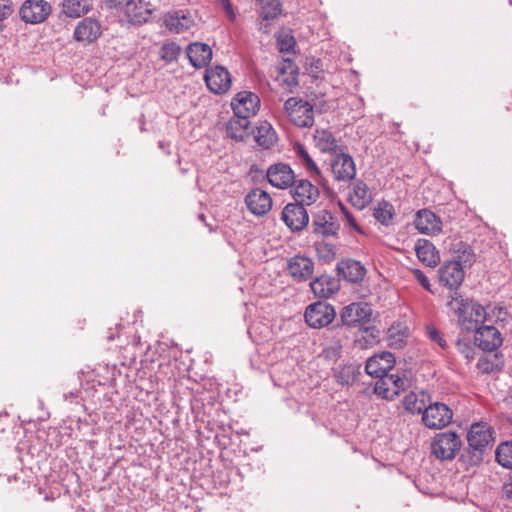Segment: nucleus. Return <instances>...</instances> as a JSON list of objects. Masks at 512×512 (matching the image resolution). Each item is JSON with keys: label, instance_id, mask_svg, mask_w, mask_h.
Listing matches in <instances>:
<instances>
[{"label": "nucleus", "instance_id": "423d86ee", "mask_svg": "<svg viewBox=\"0 0 512 512\" xmlns=\"http://www.w3.org/2000/svg\"><path fill=\"white\" fill-rule=\"evenodd\" d=\"M453 412L448 405L432 401L422 415L423 424L429 429H442L450 424Z\"/></svg>", "mask_w": 512, "mask_h": 512}, {"label": "nucleus", "instance_id": "b1692460", "mask_svg": "<svg viewBox=\"0 0 512 512\" xmlns=\"http://www.w3.org/2000/svg\"><path fill=\"white\" fill-rule=\"evenodd\" d=\"M163 22L165 27L173 33L185 32L194 24L192 16L188 12L182 10L165 14Z\"/></svg>", "mask_w": 512, "mask_h": 512}, {"label": "nucleus", "instance_id": "ddd939ff", "mask_svg": "<svg viewBox=\"0 0 512 512\" xmlns=\"http://www.w3.org/2000/svg\"><path fill=\"white\" fill-rule=\"evenodd\" d=\"M205 82L211 92L223 94L231 87V76L225 67L215 66L206 70Z\"/></svg>", "mask_w": 512, "mask_h": 512}, {"label": "nucleus", "instance_id": "6ab92c4d", "mask_svg": "<svg viewBox=\"0 0 512 512\" xmlns=\"http://www.w3.org/2000/svg\"><path fill=\"white\" fill-rule=\"evenodd\" d=\"M245 204L252 214L263 216L271 210L272 199L266 191L254 188L246 195Z\"/></svg>", "mask_w": 512, "mask_h": 512}, {"label": "nucleus", "instance_id": "4be33fe9", "mask_svg": "<svg viewBox=\"0 0 512 512\" xmlns=\"http://www.w3.org/2000/svg\"><path fill=\"white\" fill-rule=\"evenodd\" d=\"M414 223L416 229L422 234L435 235L442 229L440 218L434 212L427 209L417 212Z\"/></svg>", "mask_w": 512, "mask_h": 512}, {"label": "nucleus", "instance_id": "9d476101", "mask_svg": "<svg viewBox=\"0 0 512 512\" xmlns=\"http://www.w3.org/2000/svg\"><path fill=\"white\" fill-rule=\"evenodd\" d=\"M331 171L336 181L350 182L356 176V166L353 158L343 151L336 153L331 163Z\"/></svg>", "mask_w": 512, "mask_h": 512}, {"label": "nucleus", "instance_id": "cd10ccee", "mask_svg": "<svg viewBox=\"0 0 512 512\" xmlns=\"http://www.w3.org/2000/svg\"><path fill=\"white\" fill-rule=\"evenodd\" d=\"M190 64L195 68H203L212 59V50L209 45L195 42L188 46L186 51Z\"/></svg>", "mask_w": 512, "mask_h": 512}, {"label": "nucleus", "instance_id": "13d9d810", "mask_svg": "<svg viewBox=\"0 0 512 512\" xmlns=\"http://www.w3.org/2000/svg\"><path fill=\"white\" fill-rule=\"evenodd\" d=\"M3 28V23L0 22V30Z\"/></svg>", "mask_w": 512, "mask_h": 512}, {"label": "nucleus", "instance_id": "473e14b6", "mask_svg": "<svg viewBox=\"0 0 512 512\" xmlns=\"http://www.w3.org/2000/svg\"><path fill=\"white\" fill-rule=\"evenodd\" d=\"M316 146L324 153L336 154L342 149L338 145V140L333 133L326 129H317L314 133Z\"/></svg>", "mask_w": 512, "mask_h": 512}, {"label": "nucleus", "instance_id": "f3484780", "mask_svg": "<svg viewBox=\"0 0 512 512\" xmlns=\"http://www.w3.org/2000/svg\"><path fill=\"white\" fill-rule=\"evenodd\" d=\"M269 183L279 189H286L295 183V174L290 165L275 163L271 165L266 173Z\"/></svg>", "mask_w": 512, "mask_h": 512}, {"label": "nucleus", "instance_id": "f257e3e1", "mask_svg": "<svg viewBox=\"0 0 512 512\" xmlns=\"http://www.w3.org/2000/svg\"><path fill=\"white\" fill-rule=\"evenodd\" d=\"M448 299L447 305L456 313L458 324L462 330L476 331L488 321L489 313L479 303L464 298L459 292H452Z\"/></svg>", "mask_w": 512, "mask_h": 512}, {"label": "nucleus", "instance_id": "c9c22d12", "mask_svg": "<svg viewBox=\"0 0 512 512\" xmlns=\"http://www.w3.org/2000/svg\"><path fill=\"white\" fill-rule=\"evenodd\" d=\"M254 138L257 144L265 149L271 148L277 140L276 133L268 122H262L256 127Z\"/></svg>", "mask_w": 512, "mask_h": 512}, {"label": "nucleus", "instance_id": "f704fd0d", "mask_svg": "<svg viewBox=\"0 0 512 512\" xmlns=\"http://www.w3.org/2000/svg\"><path fill=\"white\" fill-rule=\"evenodd\" d=\"M449 251L457 258L456 261L461 264L472 265L475 261V254L471 246L460 239H453L450 242Z\"/></svg>", "mask_w": 512, "mask_h": 512}, {"label": "nucleus", "instance_id": "2f4dec72", "mask_svg": "<svg viewBox=\"0 0 512 512\" xmlns=\"http://www.w3.org/2000/svg\"><path fill=\"white\" fill-rule=\"evenodd\" d=\"M312 292L316 297L329 298L338 290V283L335 279L322 275L310 283Z\"/></svg>", "mask_w": 512, "mask_h": 512}, {"label": "nucleus", "instance_id": "5701e85b", "mask_svg": "<svg viewBox=\"0 0 512 512\" xmlns=\"http://www.w3.org/2000/svg\"><path fill=\"white\" fill-rule=\"evenodd\" d=\"M283 8L280 0H261L259 16L261 22L259 29L265 33L269 32V24L282 15Z\"/></svg>", "mask_w": 512, "mask_h": 512}, {"label": "nucleus", "instance_id": "4d7b16f0", "mask_svg": "<svg viewBox=\"0 0 512 512\" xmlns=\"http://www.w3.org/2000/svg\"><path fill=\"white\" fill-rule=\"evenodd\" d=\"M71 397H74V394H73V393H70V394L68 395V398H71Z\"/></svg>", "mask_w": 512, "mask_h": 512}, {"label": "nucleus", "instance_id": "9b49d317", "mask_svg": "<svg viewBox=\"0 0 512 512\" xmlns=\"http://www.w3.org/2000/svg\"><path fill=\"white\" fill-rule=\"evenodd\" d=\"M312 232L319 237H330L338 234L340 225L334 215L327 210H320L313 215Z\"/></svg>", "mask_w": 512, "mask_h": 512}, {"label": "nucleus", "instance_id": "bb28decb", "mask_svg": "<svg viewBox=\"0 0 512 512\" xmlns=\"http://www.w3.org/2000/svg\"><path fill=\"white\" fill-rule=\"evenodd\" d=\"M431 402L430 395L424 390L411 391L403 399L404 409L411 414H422Z\"/></svg>", "mask_w": 512, "mask_h": 512}, {"label": "nucleus", "instance_id": "79ce46f5", "mask_svg": "<svg viewBox=\"0 0 512 512\" xmlns=\"http://www.w3.org/2000/svg\"><path fill=\"white\" fill-rule=\"evenodd\" d=\"M394 215V207L388 202H380L374 209V217L383 225H390Z\"/></svg>", "mask_w": 512, "mask_h": 512}, {"label": "nucleus", "instance_id": "c03bdc74", "mask_svg": "<svg viewBox=\"0 0 512 512\" xmlns=\"http://www.w3.org/2000/svg\"><path fill=\"white\" fill-rule=\"evenodd\" d=\"M342 355V346L336 342L327 347L322 351V356L328 361L336 362Z\"/></svg>", "mask_w": 512, "mask_h": 512}, {"label": "nucleus", "instance_id": "58836bf2", "mask_svg": "<svg viewBox=\"0 0 512 512\" xmlns=\"http://www.w3.org/2000/svg\"><path fill=\"white\" fill-rule=\"evenodd\" d=\"M371 199L368 186L362 181L356 182L353 193L350 195L352 204L359 209H363L371 202Z\"/></svg>", "mask_w": 512, "mask_h": 512}, {"label": "nucleus", "instance_id": "412c9836", "mask_svg": "<svg viewBox=\"0 0 512 512\" xmlns=\"http://www.w3.org/2000/svg\"><path fill=\"white\" fill-rule=\"evenodd\" d=\"M287 270L295 280L304 281L312 276L314 263L308 257L295 255L288 260Z\"/></svg>", "mask_w": 512, "mask_h": 512}, {"label": "nucleus", "instance_id": "6e6d98bb", "mask_svg": "<svg viewBox=\"0 0 512 512\" xmlns=\"http://www.w3.org/2000/svg\"><path fill=\"white\" fill-rule=\"evenodd\" d=\"M71 397H74V394H73V393H70V394L68 395V398H71Z\"/></svg>", "mask_w": 512, "mask_h": 512}, {"label": "nucleus", "instance_id": "72a5a7b5", "mask_svg": "<svg viewBox=\"0 0 512 512\" xmlns=\"http://www.w3.org/2000/svg\"><path fill=\"white\" fill-rule=\"evenodd\" d=\"M293 151L298 164L301 165L311 177L320 175V169L304 145L296 143L293 146Z\"/></svg>", "mask_w": 512, "mask_h": 512}, {"label": "nucleus", "instance_id": "4468645a", "mask_svg": "<svg viewBox=\"0 0 512 512\" xmlns=\"http://www.w3.org/2000/svg\"><path fill=\"white\" fill-rule=\"evenodd\" d=\"M467 441L472 449L483 451L494 442L493 430L487 423H474L468 432Z\"/></svg>", "mask_w": 512, "mask_h": 512}, {"label": "nucleus", "instance_id": "a18cd8bd", "mask_svg": "<svg viewBox=\"0 0 512 512\" xmlns=\"http://www.w3.org/2000/svg\"><path fill=\"white\" fill-rule=\"evenodd\" d=\"M457 350L466 358L471 359L474 357V347L469 340L458 339L456 342Z\"/></svg>", "mask_w": 512, "mask_h": 512}, {"label": "nucleus", "instance_id": "f03ea898", "mask_svg": "<svg viewBox=\"0 0 512 512\" xmlns=\"http://www.w3.org/2000/svg\"><path fill=\"white\" fill-rule=\"evenodd\" d=\"M461 447L462 441L459 435L452 431L438 433L431 441V453L436 459L441 461L455 459Z\"/></svg>", "mask_w": 512, "mask_h": 512}, {"label": "nucleus", "instance_id": "39448f33", "mask_svg": "<svg viewBox=\"0 0 512 512\" xmlns=\"http://www.w3.org/2000/svg\"><path fill=\"white\" fill-rule=\"evenodd\" d=\"M335 316L334 307L325 301L310 304L304 314L306 323L314 329L326 327L335 319Z\"/></svg>", "mask_w": 512, "mask_h": 512}, {"label": "nucleus", "instance_id": "dca6fc26", "mask_svg": "<svg viewBox=\"0 0 512 512\" xmlns=\"http://www.w3.org/2000/svg\"><path fill=\"white\" fill-rule=\"evenodd\" d=\"M281 218L292 231H301L309 222L306 209L296 203L287 204L281 213Z\"/></svg>", "mask_w": 512, "mask_h": 512}, {"label": "nucleus", "instance_id": "5fc2aeb1", "mask_svg": "<svg viewBox=\"0 0 512 512\" xmlns=\"http://www.w3.org/2000/svg\"><path fill=\"white\" fill-rule=\"evenodd\" d=\"M503 495L512 500V478L509 482L505 483L502 488Z\"/></svg>", "mask_w": 512, "mask_h": 512}, {"label": "nucleus", "instance_id": "1a4fd4ad", "mask_svg": "<svg viewBox=\"0 0 512 512\" xmlns=\"http://www.w3.org/2000/svg\"><path fill=\"white\" fill-rule=\"evenodd\" d=\"M464 270L459 261H447L438 270L439 282L444 287L457 292L464 280Z\"/></svg>", "mask_w": 512, "mask_h": 512}, {"label": "nucleus", "instance_id": "3c124183", "mask_svg": "<svg viewBox=\"0 0 512 512\" xmlns=\"http://www.w3.org/2000/svg\"><path fill=\"white\" fill-rule=\"evenodd\" d=\"M12 3L10 0H0V22L3 21L12 13Z\"/></svg>", "mask_w": 512, "mask_h": 512}, {"label": "nucleus", "instance_id": "0eeeda50", "mask_svg": "<svg viewBox=\"0 0 512 512\" xmlns=\"http://www.w3.org/2000/svg\"><path fill=\"white\" fill-rule=\"evenodd\" d=\"M231 107L235 116L250 119L260 109V98L251 91H241L233 98Z\"/></svg>", "mask_w": 512, "mask_h": 512}, {"label": "nucleus", "instance_id": "e433bc0d", "mask_svg": "<svg viewBox=\"0 0 512 512\" xmlns=\"http://www.w3.org/2000/svg\"><path fill=\"white\" fill-rule=\"evenodd\" d=\"M250 119L234 115L226 125L227 135L235 140H243L248 135Z\"/></svg>", "mask_w": 512, "mask_h": 512}, {"label": "nucleus", "instance_id": "a19ab883", "mask_svg": "<svg viewBox=\"0 0 512 512\" xmlns=\"http://www.w3.org/2000/svg\"><path fill=\"white\" fill-rule=\"evenodd\" d=\"M378 330L375 327H365L356 337V344L360 348H367L378 342Z\"/></svg>", "mask_w": 512, "mask_h": 512}, {"label": "nucleus", "instance_id": "20e7f679", "mask_svg": "<svg viewBox=\"0 0 512 512\" xmlns=\"http://www.w3.org/2000/svg\"><path fill=\"white\" fill-rule=\"evenodd\" d=\"M288 119L300 128L311 127L314 124V108L308 101L298 97H290L284 103Z\"/></svg>", "mask_w": 512, "mask_h": 512}, {"label": "nucleus", "instance_id": "8fccbe9b", "mask_svg": "<svg viewBox=\"0 0 512 512\" xmlns=\"http://www.w3.org/2000/svg\"><path fill=\"white\" fill-rule=\"evenodd\" d=\"M341 208V211L344 215V218L347 222V224L352 228L354 229L355 231L359 232V233H362V230L361 228L359 227V225L357 224L356 222V219L354 218V216L347 210V208H345L343 205L340 206Z\"/></svg>", "mask_w": 512, "mask_h": 512}, {"label": "nucleus", "instance_id": "7c9ffc66", "mask_svg": "<svg viewBox=\"0 0 512 512\" xmlns=\"http://www.w3.org/2000/svg\"><path fill=\"white\" fill-rule=\"evenodd\" d=\"M415 251L418 259L428 267H435L440 262L439 252L427 239H419L415 245Z\"/></svg>", "mask_w": 512, "mask_h": 512}, {"label": "nucleus", "instance_id": "49530a36", "mask_svg": "<svg viewBox=\"0 0 512 512\" xmlns=\"http://www.w3.org/2000/svg\"><path fill=\"white\" fill-rule=\"evenodd\" d=\"M277 43L281 52H291L296 44L294 37L289 34L278 37Z\"/></svg>", "mask_w": 512, "mask_h": 512}, {"label": "nucleus", "instance_id": "aec40b11", "mask_svg": "<svg viewBox=\"0 0 512 512\" xmlns=\"http://www.w3.org/2000/svg\"><path fill=\"white\" fill-rule=\"evenodd\" d=\"M503 342L501 333L493 325L482 324L475 331V343L483 351H493Z\"/></svg>", "mask_w": 512, "mask_h": 512}, {"label": "nucleus", "instance_id": "864d4df0", "mask_svg": "<svg viewBox=\"0 0 512 512\" xmlns=\"http://www.w3.org/2000/svg\"><path fill=\"white\" fill-rule=\"evenodd\" d=\"M130 1L131 0H108V4L111 8H115L123 12Z\"/></svg>", "mask_w": 512, "mask_h": 512}, {"label": "nucleus", "instance_id": "6e6552de", "mask_svg": "<svg viewBox=\"0 0 512 512\" xmlns=\"http://www.w3.org/2000/svg\"><path fill=\"white\" fill-rule=\"evenodd\" d=\"M341 321L349 327L364 326L372 316V308L363 302H354L342 309Z\"/></svg>", "mask_w": 512, "mask_h": 512}, {"label": "nucleus", "instance_id": "603ef678", "mask_svg": "<svg viewBox=\"0 0 512 512\" xmlns=\"http://www.w3.org/2000/svg\"><path fill=\"white\" fill-rule=\"evenodd\" d=\"M219 3L222 5L229 21L234 22L236 20V12L230 0H219Z\"/></svg>", "mask_w": 512, "mask_h": 512}, {"label": "nucleus", "instance_id": "7ed1b4c3", "mask_svg": "<svg viewBox=\"0 0 512 512\" xmlns=\"http://www.w3.org/2000/svg\"><path fill=\"white\" fill-rule=\"evenodd\" d=\"M411 386V373L398 371L393 374H386L382 379L375 384V393L384 399L392 400L401 391L408 389Z\"/></svg>", "mask_w": 512, "mask_h": 512}, {"label": "nucleus", "instance_id": "ea45409f", "mask_svg": "<svg viewBox=\"0 0 512 512\" xmlns=\"http://www.w3.org/2000/svg\"><path fill=\"white\" fill-rule=\"evenodd\" d=\"M495 458L502 467L512 469V441L499 444L495 451Z\"/></svg>", "mask_w": 512, "mask_h": 512}, {"label": "nucleus", "instance_id": "f8f14e48", "mask_svg": "<svg viewBox=\"0 0 512 512\" xmlns=\"http://www.w3.org/2000/svg\"><path fill=\"white\" fill-rule=\"evenodd\" d=\"M51 12V6L45 0H26L20 8L21 19L27 23H41Z\"/></svg>", "mask_w": 512, "mask_h": 512}, {"label": "nucleus", "instance_id": "a211bd4d", "mask_svg": "<svg viewBox=\"0 0 512 512\" xmlns=\"http://www.w3.org/2000/svg\"><path fill=\"white\" fill-rule=\"evenodd\" d=\"M102 34L100 22L91 17L81 20L74 30V39L83 44H90L96 41Z\"/></svg>", "mask_w": 512, "mask_h": 512}, {"label": "nucleus", "instance_id": "2eb2a0df", "mask_svg": "<svg viewBox=\"0 0 512 512\" xmlns=\"http://www.w3.org/2000/svg\"><path fill=\"white\" fill-rule=\"evenodd\" d=\"M395 365V356L384 351L371 356L366 361L365 371L368 375L382 379Z\"/></svg>", "mask_w": 512, "mask_h": 512}, {"label": "nucleus", "instance_id": "c756f323", "mask_svg": "<svg viewBox=\"0 0 512 512\" xmlns=\"http://www.w3.org/2000/svg\"><path fill=\"white\" fill-rule=\"evenodd\" d=\"M333 378L342 386H350L355 383L360 375V365L355 363L340 364L332 369Z\"/></svg>", "mask_w": 512, "mask_h": 512}, {"label": "nucleus", "instance_id": "37998d69", "mask_svg": "<svg viewBox=\"0 0 512 512\" xmlns=\"http://www.w3.org/2000/svg\"><path fill=\"white\" fill-rule=\"evenodd\" d=\"M181 52V47L175 42L164 43L160 49V58L166 63L176 61Z\"/></svg>", "mask_w": 512, "mask_h": 512}, {"label": "nucleus", "instance_id": "09e8293b", "mask_svg": "<svg viewBox=\"0 0 512 512\" xmlns=\"http://www.w3.org/2000/svg\"><path fill=\"white\" fill-rule=\"evenodd\" d=\"M412 274L426 291L432 292L428 277L420 269H413Z\"/></svg>", "mask_w": 512, "mask_h": 512}, {"label": "nucleus", "instance_id": "c85d7f7f", "mask_svg": "<svg viewBox=\"0 0 512 512\" xmlns=\"http://www.w3.org/2000/svg\"><path fill=\"white\" fill-rule=\"evenodd\" d=\"M293 197L296 204L311 205L319 197V190L308 180H299L293 188Z\"/></svg>", "mask_w": 512, "mask_h": 512}, {"label": "nucleus", "instance_id": "393cba45", "mask_svg": "<svg viewBox=\"0 0 512 512\" xmlns=\"http://www.w3.org/2000/svg\"><path fill=\"white\" fill-rule=\"evenodd\" d=\"M338 273L344 280L350 283L361 282L366 274V268L360 261L347 259L337 265Z\"/></svg>", "mask_w": 512, "mask_h": 512}, {"label": "nucleus", "instance_id": "a878e982", "mask_svg": "<svg viewBox=\"0 0 512 512\" xmlns=\"http://www.w3.org/2000/svg\"><path fill=\"white\" fill-rule=\"evenodd\" d=\"M152 12V6L142 0H139L138 2L131 0L123 11L130 23L138 25L146 23Z\"/></svg>", "mask_w": 512, "mask_h": 512}, {"label": "nucleus", "instance_id": "de8ad7c7", "mask_svg": "<svg viewBox=\"0 0 512 512\" xmlns=\"http://www.w3.org/2000/svg\"><path fill=\"white\" fill-rule=\"evenodd\" d=\"M426 330L429 338L436 342L441 348L446 349L448 347L447 342L444 340L442 334L437 328L434 326H428Z\"/></svg>", "mask_w": 512, "mask_h": 512}, {"label": "nucleus", "instance_id": "4c0bfd02", "mask_svg": "<svg viewBox=\"0 0 512 512\" xmlns=\"http://www.w3.org/2000/svg\"><path fill=\"white\" fill-rule=\"evenodd\" d=\"M92 5V0H64L62 9L67 16L78 18L88 13Z\"/></svg>", "mask_w": 512, "mask_h": 512}]
</instances>
